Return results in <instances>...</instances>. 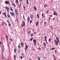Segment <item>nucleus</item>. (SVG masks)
Listing matches in <instances>:
<instances>
[{
  "mask_svg": "<svg viewBox=\"0 0 60 60\" xmlns=\"http://www.w3.org/2000/svg\"><path fill=\"white\" fill-rule=\"evenodd\" d=\"M15 12L16 15H18L19 14V13L18 12V11L16 8L15 10Z\"/></svg>",
  "mask_w": 60,
  "mask_h": 60,
  "instance_id": "1",
  "label": "nucleus"
},
{
  "mask_svg": "<svg viewBox=\"0 0 60 60\" xmlns=\"http://www.w3.org/2000/svg\"><path fill=\"white\" fill-rule=\"evenodd\" d=\"M37 41V40L36 39L33 40V42L34 43V46L36 45V44L37 43L36 42Z\"/></svg>",
  "mask_w": 60,
  "mask_h": 60,
  "instance_id": "2",
  "label": "nucleus"
},
{
  "mask_svg": "<svg viewBox=\"0 0 60 60\" xmlns=\"http://www.w3.org/2000/svg\"><path fill=\"white\" fill-rule=\"evenodd\" d=\"M10 14H11V16H15V14L14 13L12 12H11L10 13Z\"/></svg>",
  "mask_w": 60,
  "mask_h": 60,
  "instance_id": "3",
  "label": "nucleus"
},
{
  "mask_svg": "<svg viewBox=\"0 0 60 60\" xmlns=\"http://www.w3.org/2000/svg\"><path fill=\"white\" fill-rule=\"evenodd\" d=\"M22 22L23 24V25L22 24L21 25V26L22 27H23V26H25V22L24 21H22Z\"/></svg>",
  "mask_w": 60,
  "mask_h": 60,
  "instance_id": "4",
  "label": "nucleus"
},
{
  "mask_svg": "<svg viewBox=\"0 0 60 60\" xmlns=\"http://www.w3.org/2000/svg\"><path fill=\"white\" fill-rule=\"evenodd\" d=\"M5 9H6V10H7L8 12H9V11H10L9 10H10V8H9V7H6L5 8Z\"/></svg>",
  "mask_w": 60,
  "mask_h": 60,
  "instance_id": "5",
  "label": "nucleus"
},
{
  "mask_svg": "<svg viewBox=\"0 0 60 60\" xmlns=\"http://www.w3.org/2000/svg\"><path fill=\"white\" fill-rule=\"evenodd\" d=\"M54 41L55 43H56V45H57L58 44V41L57 40L56 41V40H55Z\"/></svg>",
  "mask_w": 60,
  "mask_h": 60,
  "instance_id": "6",
  "label": "nucleus"
},
{
  "mask_svg": "<svg viewBox=\"0 0 60 60\" xmlns=\"http://www.w3.org/2000/svg\"><path fill=\"white\" fill-rule=\"evenodd\" d=\"M5 3L6 4H10V2H9V1H6L5 2Z\"/></svg>",
  "mask_w": 60,
  "mask_h": 60,
  "instance_id": "7",
  "label": "nucleus"
},
{
  "mask_svg": "<svg viewBox=\"0 0 60 60\" xmlns=\"http://www.w3.org/2000/svg\"><path fill=\"white\" fill-rule=\"evenodd\" d=\"M39 22H37L36 23V26H37L39 25Z\"/></svg>",
  "mask_w": 60,
  "mask_h": 60,
  "instance_id": "8",
  "label": "nucleus"
},
{
  "mask_svg": "<svg viewBox=\"0 0 60 60\" xmlns=\"http://www.w3.org/2000/svg\"><path fill=\"white\" fill-rule=\"evenodd\" d=\"M27 48H28V46L27 45H26L25 48V49L26 50L27 49Z\"/></svg>",
  "mask_w": 60,
  "mask_h": 60,
  "instance_id": "9",
  "label": "nucleus"
},
{
  "mask_svg": "<svg viewBox=\"0 0 60 60\" xmlns=\"http://www.w3.org/2000/svg\"><path fill=\"white\" fill-rule=\"evenodd\" d=\"M53 15H56L57 14V12L56 11H54L53 12Z\"/></svg>",
  "mask_w": 60,
  "mask_h": 60,
  "instance_id": "10",
  "label": "nucleus"
},
{
  "mask_svg": "<svg viewBox=\"0 0 60 60\" xmlns=\"http://www.w3.org/2000/svg\"><path fill=\"white\" fill-rule=\"evenodd\" d=\"M21 45L23 47H24V44L23 43V42H22L21 43Z\"/></svg>",
  "mask_w": 60,
  "mask_h": 60,
  "instance_id": "11",
  "label": "nucleus"
},
{
  "mask_svg": "<svg viewBox=\"0 0 60 60\" xmlns=\"http://www.w3.org/2000/svg\"><path fill=\"white\" fill-rule=\"evenodd\" d=\"M44 38L45 41H47V36H44Z\"/></svg>",
  "mask_w": 60,
  "mask_h": 60,
  "instance_id": "12",
  "label": "nucleus"
},
{
  "mask_svg": "<svg viewBox=\"0 0 60 60\" xmlns=\"http://www.w3.org/2000/svg\"><path fill=\"white\" fill-rule=\"evenodd\" d=\"M30 17H29V16H28L27 18V20L28 21H30Z\"/></svg>",
  "mask_w": 60,
  "mask_h": 60,
  "instance_id": "13",
  "label": "nucleus"
},
{
  "mask_svg": "<svg viewBox=\"0 0 60 60\" xmlns=\"http://www.w3.org/2000/svg\"><path fill=\"white\" fill-rule=\"evenodd\" d=\"M34 10L36 11H37V8H36V7L34 6Z\"/></svg>",
  "mask_w": 60,
  "mask_h": 60,
  "instance_id": "14",
  "label": "nucleus"
},
{
  "mask_svg": "<svg viewBox=\"0 0 60 60\" xmlns=\"http://www.w3.org/2000/svg\"><path fill=\"white\" fill-rule=\"evenodd\" d=\"M56 40H57V41H58V42H59V38H57V37H56Z\"/></svg>",
  "mask_w": 60,
  "mask_h": 60,
  "instance_id": "15",
  "label": "nucleus"
},
{
  "mask_svg": "<svg viewBox=\"0 0 60 60\" xmlns=\"http://www.w3.org/2000/svg\"><path fill=\"white\" fill-rule=\"evenodd\" d=\"M30 16L31 19H33V15H32Z\"/></svg>",
  "mask_w": 60,
  "mask_h": 60,
  "instance_id": "16",
  "label": "nucleus"
},
{
  "mask_svg": "<svg viewBox=\"0 0 60 60\" xmlns=\"http://www.w3.org/2000/svg\"><path fill=\"white\" fill-rule=\"evenodd\" d=\"M15 3L16 4H17H17H19V0H16Z\"/></svg>",
  "mask_w": 60,
  "mask_h": 60,
  "instance_id": "17",
  "label": "nucleus"
},
{
  "mask_svg": "<svg viewBox=\"0 0 60 60\" xmlns=\"http://www.w3.org/2000/svg\"><path fill=\"white\" fill-rule=\"evenodd\" d=\"M3 14H4V15H5V17L6 18H7V16H6V13H4V12L3 13Z\"/></svg>",
  "mask_w": 60,
  "mask_h": 60,
  "instance_id": "18",
  "label": "nucleus"
},
{
  "mask_svg": "<svg viewBox=\"0 0 60 60\" xmlns=\"http://www.w3.org/2000/svg\"><path fill=\"white\" fill-rule=\"evenodd\" d=\"M2 47L3 49V51H4V45H2Z\"/></svg>",
  "mask_w": 60,
  "mask_h": 60,
  "instance_id": "19",
  "label": "nucleus"
},
{
  "mask_svg": "<svg viewBox=\"0 0 60 60\" xmlns=\"http://www.w3.org/2000/svg\"><path fill=\"white\" fill-rule=\"evenodd\" d=\"M26 4H29V2H28V0H26Z\"/></svg>",
  "mask_w": 60,
  "mask_h": 60,
  "instance_id": "20",
  "label": "nucleus"
},
{
  "mask_svg": "<svg viewBox=\"0 0 60 60\" xmlns=\"http://www.w3.org/2000/svg\"><path fill=\"white\" fill-rule=\"evenodd\" d=\"M47 6H48V5L46 4H45L44 5V7L45 8H46V7H47Z\"/></svg>",
  "mask_w": 60,
  "mask_h": 60,
  "instance_id": "21",
  "label": "nucleus"
},
{
  "mask_svg": "<svg viewBox=\"0 0 60 60\" xmlns=\"http://www.w3.org/2000/svg\"><path fill=\"white\" fill-rule=\"evenodd\" d=\"M32 21H33V20H30V24H31V23H32Z\"/></svg>",
  "mask_w": 60,
  "mask_h": 60,
  "instance_id": "22",
  "label": "nucleus"
},
{
  "mask_svg": "<svg viewBox=\"0 0 60 60\" xmlns=\"http://www.w3.org/2000/svg\"><path fill=\"white\" fill-rule=\"evenodd\" d=\"M37 58L38 59V60H41V58L39 56H38Z\"/></svg>",
  "mask_w": 60,
  "mask_h": 60,
  "instance_id": "23",
  "label": "nucleus"
},
{
  "mask_svg": "<svg viewBox=\"0 0 60 60\" xmlns=\"http://www.w3.org/2000/svg\"><path fill=\"white\" fill-rule=\"evenodd\" d=\"M37 16L38 17V19H39V14H37Z\"/></svg>",
  "mask_w": 60,
  "mask_h": 60,
  "instance_id": "24",
  "label": "nucleus"
},
{
  "mask_svg": "<svg viewBox=\"0 0 60 60\" xmlns=\"http://www.w3.org/2000/svg\"><path fill=\"white\" fill-rule=\"evenodd\" d=\"M4 24H5V23L4 22H3L1 24L2 26H4Z\"/></svg>",
  "mask_w": 60,
  "mask_h": 60,
  "instance_id": "25",
  "label": "nucleus"
},
{
  "mask_svg": "<svg viewBox=\"0 0 60 60\" xmlns=\"http://www.w3.org/2000/svg\"><path fill=\"white\" fill-rule=\"evenodd\" d=\"M12 5H13V6H14V7H16V5H15V4H12Z\"/></svg>",
  "mask_w": 60,
  "mask_h": 60,
  "instance_id": "26",
  "label": "nucleus"
},
{
  "mask_svg": "<svg viewBox=\"0 0 60 60\" xmlns=\"http://www.w3.org/2000/svg\"><path fill=\"white\" fill-rule=\"evenodd\" d=\"M10 8L11 11H13V10L12 8H11V7Z\"/></svg>",
  "mask_w": 60,
  "mask_h": 60,
  "instance_id": "27",
  "label": "nucleus"
},
{
  "mask_svg": "<svg viewBox=\"0 0 60 60\" xmlns=\"http://www.w3.org/2000/svg\"><path fill=\"white\" fill-rule=\"evenodd\" d=\"M14 52L16 53V48H15L14 49Z\"/></svg>",
  "mask_w": 60,
  "mask_h": 60,
  "instance_id": "28",
  "label": "nucleus"
},
{
  "mask_svg": "<svg viewBox=\"0 0 60 60\" xmlns=\"http://www.w3.org/2000/svg\"><path fill=\"white\" fill-rule=\"evenodd\" d=\"M33 39H34V38H32L30 39V41H33Z\"/></svg>",
  "mask_w": 60,
  "mask_h": 60,
  "instance_id": "29",
  "label": "nucleus"
},
{
  "mask_svg": "<svg viewBox=\"0 0 60 60\" xmlns=\"http://www.w3.org/2000/svg\"><path fill=\"white\" fill-rule=\"evenodd\" d=\"M43 44L44 46H46V44L45 43H44Z\"/></svg>",
  "mask_w": 60,
  "mask_h": 60,
  "instance_id": "30",
  "label": "nucleus"
},
{
  "mask_svg": "<svg viewBox=\"0 0 60 60\" xmlns=\"http://www.w3.org/2000/svg\"><path fill=\"white\" fill-rule=\"evenodd\" d=\"M44 16V13H42V16Z\"/></svg>",
  "mask_w": 60,
  "mask_h": 60,
  "instance_id": "31",
  "label": "nucleus"
},
{
  "mask_svg": "<svg viewBox=\"0 0 60 60\" xmlns=\"http://www.w3.org/2000/svg\"><path fill=\"white\" fill-rule=\"evenodd\" d=\"M49 13V11L48 10V11H46V13H47V14H48V13Z\"/></svg>",
  "mask_w": 60,
  "mask_h": 60,
  "instance_id": "32",
  "label": "nucleus"
},
{
  "mask_svg": "<svg viewBox=\"0 0 60 60\" xmlns=\"http://www.w3.org/2000/svg\"><path fill=\"white\" fill-rule=\"evenodd\" d=\"M7 16L8 18H10V15H7Z\"/></svg>",
  "mask_w": 60,
  "mask_h": 60,
  "instance_id": "33",
  "label": "nucleus"
},
{
  "mask_svg": "<svg viewBox=\"0 0 60 60\" xmlns=\"http://www.w3.org/2000/svg\"><path fill=\"white\" fill-rule=\"evenodd\" d=\"M53 49H55V48H52L51 49V50H53Z\"/></svg>",
  "mask_w": 60,
  "mask_h": 60,
  "instance_id": "34",
  "label": "nucleus"
},
{
  "mask_svg": "<svg viewBox=\"0 0 60 60\" xmlns=\"http://www.w3.org/2000/svg\"><path fill=\"white\" fill-rule=\"evenodd\" d=\"M18 47L19 49H20V45H19L18 46Z\"/></svg>",
  "mask_w": 60,
  "mask_h": 60,
  "instance_id": "35",
  "label": "nucleus"
},
{
  "mask_svg": "<svg viewBox=\"0 0 60 60\" xmlns=\"http://www.w3.org/2000/svg\"><path fill=\"white\" fill-rule=\"evenodd\" d=\"M9 40L10 41H12V39L11 38H10L9 39Z\"/></svg>",
  "mask_w": 60,
  "mask_h": 60,
  "instance_id": "36",
  "label": "nucleus"
},
{
  "mask_svg": "<svg viewBox=\"0 0 60 60\" xmlns=\"http://www.w3.org/2000/svg\"><path fill=\"white\" fill-rule=\"evenodd\" d=\"M33 35H34V34H31V37H32L33 36Z\"/></svg>",
  "mask_w": 60,
  "mask_h": 60,
  "instance_id": "37",
  "label": "nucleus"
},
{
  "mask_svg": "<svg viewBox=\"0 0 60 60\" xmlns=\"http://www.w3.org/2000/svg\"><path fill=\"white\" fill-rule=\"evenodd\" d=\"M14 58H16V56L15 55H14Z\"/></svg>",
  "mask_w": 60,
  "mask_h": 60,
  "instance_id": "38",
  "label": "nucleus"
},
{
  "mask_svg": "<svg viewBox=\"0 0 60 60\" xmlns=\"http://www.w3.org/2000/svg\"><path fill=\"white\" fill-rule=\"evenodd\" d=\"M8 25H9V26H11V24H10V23H9Z\"/></svg>",
  "mask_w": 60,
  "mask_h": 60,
  "instance_id": "39",
  "label": "nucleus"
},
{
  "mask_svg": "<svg viewBox=\"0 0 60 60\" xmlns=\"http://www.w3.org/2000/svg\"><path fill=\"white\" fill-rule=\"evenodd\" d=\"M4 49H3V50L2 51V53H4Z\"/></svg>",
  "mask_w": 60,
  "mask_h": 60,
  "instance_id": "40",
  "label": "nucleus"
},
{
  "mask_svg": "<svg viewBox=\"0 0 60 60\" xmlns=\"http://www.w3.org/2000/svg\"><path fill=\"white\" fill-rule=\"evenodd\" d=\"M4 38L3 37L2 38H1V40H2V41H3V40H4Z\"/></svg>",
  "mask_w": 60,
  "mask_h": 60,
  "instance_id": "41",
  "label": "nucleus"
},
{
  "mask_svg": "<svg viewBox=\"0 0 60 60\" xmlns=\"http://www.w3.org/2000/svg\"><path fill=\"white\" fill-rule=\"evenodd\" d=\"M38 49H39V50H41V48H40L39 47Z\"/></svg>",
  "mask_w": 60,
  "mask_h": 60,
  "instance_id": "42",
  "label": "nucleus"
},
{
  "mask_svg": "<svg viewBox=\"0 0 60 60\" xmlns=\"http://www.w3.org/2000/svg\"><path fill=\"white\" fill-rule=\"evenodd\" d=\"M50 40H51V38H49V41H50Z\"/></svg>",
  "mask_w": 60,
  "mask_h": 60,
  "instance_id": "43",
  "label": "nucleus"
},
{
  "mask_svg": "<svg viewBox=\"0 0 60 60\" xmlns=\"http://www.w3.org/2000/svg\"><path fill=\"white\" fill-rule=\"evenodd\" d=\"M19 1H20V2H22V0H19Z\"/></svg>",
  "mask_w": 60,
  "mask_h": 60,
  "instance_id": "44",
  "label": "nucleus"
},
{
  "mask_svg": "<svg viewBox=\"0 0 60 60\" xmlns=\"http://www.w3.org/2000/svg\"><path fill=\"white\" fill-rule=\"evenodd\" d=\"M42 17H43V19L45 17V16H42Z\"/></svg>",
  "mask_w": 60,
  "mask_h": 60,
  "instance_id": "45",
  "label": "nucleus"
},
{
  "mask_svg": "<svg viewBox=\"0 0 60 60\" xmlns=\"http://www.w3.org/2000/svg\"><path fill=\"white\" fill-rule=\"evenodd\" d=\"M34 34H36V32H34Z\"/></svg>",
  "mask_w": 60,
  "mask_h": 60,
  "instance_id": "46",
  "label": "nucleus"
},
{
  "mask_svg": "<svg viewBox=\"0 0 60 60\" xmlns=\"http://www.w3.org/2000/svg\"><path fill=\"white\" fill-rule=\"evenodd\" d=\"M21 6V4H20L19 5V6Z\"/></svg>",
  "mask_w": 60,
  "mask_h": 60,
  "instance_id": "47",
  "label": "nucleus"
},
{
  "mask_svg": "<svg viewBox=\"0 0 60 60\" xmlns=\"http://www.w3.org/2000/svg\"><path fill=\"white\" fill-rule=\"evenodd\" d=\"M20 58L21 59H22V56H20Z\"/></svg>",
  "mask_w": 60,
  "mask_h": 60,
  "instance_id": "48",
  "label": "nucleus"
},
{
  "mask_svg": "<svg viewBox=\"0 0 60 60\" xmlns=\"http://www.w3.org/2000/svg\"><path fill=\"white\" fill-rule=\"evenodd\" d=\"M6 38H8V36H7V35H6Z\"/></svg>",
  "mask_w": 60,
  "mask_h": 60,
  "instance_id": "49",
  "label": "nucleus"
},
{
  "mask_svg": "<svg viewBox=\"0 0 60 60\" xmlns=\"http://www.w3.org/2000/svg\"><path fill=\"white\" fill-rule=\"evenodd\" d=\"M23 19H25V16L24 15L23 16Z\"/></svg>",
  "mask_w": 60,
  "mask_h": 60,
  "instance_id": "50",
  "label": "nucleus"
},
{
  "mask_svg": "<svg viewBox=\"0 0 60 60\" xmlns=\"http://www.w3.org/2000/svg\"><path fill=\"white\" fill-rule=\"evenodd\" d=\"M51 28L52 29H53V28L52 27V26H51Z\"/></svg>",
  "mask_w": 60,
  "mask_h": 60,
  "instance_id": "51",
  "label": "nucleus"
},
{
  "mask_svg": "<svg viewBox=\"0 0 60 60\" xmlns=\"http://www.w3.org/2000/svg\"><path fill=\"white\" fill-rule=\"evenodd\" d=\"M7 22H8V23H10L9 22V21H8Z\"/></svg>",
  "mask_w": 60,
  "mask_h": 60,
  "instance_id": "52",
  "label": "nucleus"
},
{
  "mask_svg": "<svg viewBox=\"0 0 60 60\" xmlns=\"http://www.w3.org/2000/svg\"><path fill=\"white\" fill-rule=\"evenodd\" d=\"M55 53H56V50H55Z\"/></svg>",
  "mask_w": 60,
  "mask_h": 60,
  "instance_id": "53",
  "label": "nucleus"
},
{
  "mask_svg": "<svg viewBox=\"0 0 60 60\" xmlns=\"http://www.w3.org/2000/svg\"><path fill=\"white\" fill-rule=\"evenodd\" d=\"M5 24L6 26H7V24L6 23H5Z\"/></svg>",
  "mask_w": 60,
  "mask_h": 60,
  "instance_id": "54",
  "label": "nucleus"
},
{
  "mask_svg": "<svg viewBox=\"0 0 60 60\" xmlns=\"http://www.w3.org/2000/svg\"><path fill=\"white\" fill-rule=\"evenodd\" d=\"M25 6H23V8H24V9H25Z\"/></svg>",
  "mask_w": 60,
  "mask_h": 60,
  "instance_id": "55",
  "label": "nucleus"
},
{
  "mask_svg": "<svg viewBox=\"0 0 60 60\" xmlns=\"http://www.w3.org/2000/svg\"><path fill=\"white\" fill-rule=\"evenodd\" d=\"M31 33V31H30L29 32V33Z\"/></svg>",
  "mask_w": 60,
  "mask_h": 60,
  "instance_id": "56",
  "label": "nucleus"
},
{
  "mask_svg": "<svg viewBox=\"0 0 60 60\" xmlns=\"http://www.w3.org/2000/svg\"><path fill=\"white\" fill-rule=\"evenodd\" d=\"M44 24H45V25H46V22H44Z\"/></svg>",
  "mask_w": 60,
  "mask_h": 60,
  "instance_id": "57",
  "label": "nucleus"
},
{
  "mask_svg": "<svg viewBox=\"0 0 60 60\" xmlns=\"http://www.w3.org/2000/svg\"><path fill=\"white\" fill-rule=\"evenodd\" d=\"M45 58H46L45 57H43L44 59H45Z\"/></svg>",
  "mask_w": 60,
  "mask_h": 60,
  "instance_id": "58",
  "label": "nucleus"
},
{
  "mask_svg": "<svg viewBox=\"0 0 60 60\" xmlns=\"http://www.w3.org/2000/svg\"><path fill=\"white\" fill-rule=\"evenodd\" d=\"M16 59V58H14V60H15Z\"/></svg>",
  "mask_w": 60,
  "mask_h": 60,
  "instance_id": "59",
  "label": "nucleus"
},
{
  "mask_svg": "<svg viewBox=\"0 0 60 60\" xmlns=\"http://www.w3.org/2000/svg\"><path fill=\"white\" fill-rule=\"evenodd\" d=\"M2 59H4V57H2Z\"/></svg>",
  "mask_w": 60,
  "mask_h": 60,
  "instance_id": "60",
  "label": "nucleus"
},
{
  "mask_svg": "<svg viewBox=\"0 0 60 60\" xmlns=\"http://www.w3.org/2000/svg\"><path fill=\"white\" fill-rule=\"evenodd\" d=\"M2 43L1 42H0V44H1Z\"/></svg>",
  "mask_w": 60,
  "mask_h": 60,
  "instance_id": "61",
  "label": "nucleus"
},
{
  "mask_svg": "<svg viewBox=\"0 0 60 60\" xmlns=\"http://www.w3.org/2000/svg\"><path fill=\"white\" fill-rule=\"evenodd\" d=\"M50 18H49V20H50Z\"/></svg>",
  "mask_w": 60,
  "mask_h": 60,
  "instance_id": "62",
  "label": "nucleus"
},
{
  "mask_svg": "<svg viewBox=\"0 0 60 60\" xmlns=\"http://www.w3.org/2000/svg\"><path fill=\"white\" fill-rule=\"evenodd\" d=\"M1 14V11H0V14Z\"/></svg>",
  "mask_w": 60,
  "mask_h": 60,
  "instance_id": "63",
  "label": "nucleus"
},
{
  "mask_svg": "<svg viewBox=\"0 0 60 60\" xmlns=\"http://www.w3.org/2000/svg\"><path fill=\"white\" fill-rule=\"evenodd\" d=\"M55 19V18H53V19Z\"/></svg>",
  "mask_w": 60,
  "mask_h": 60,
  "instance_id": "64",
  "label": "nucleus"
}]
</instances>
